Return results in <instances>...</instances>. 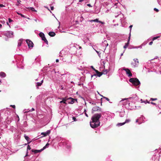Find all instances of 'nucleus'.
<instances>
[{
    "mask_svg": "<svg viewBox=\"0 0 161 161\" xmlns=\"http://www.w3.org/2000/svg\"><path fill=\"white\" fill-rule=\"evenodd\" d=\"M101 114H96L93 116L91 119L92 121L90 122L91 127L95 128L99 126L100 122L99 119L101 117Z\"/></svg>",
    "mask_w": 161,
    "mask_h": 161,
    "instance_id": "1",
    "label": "nucleus"
},
{
    "mask_svg": "<svg viewBox=\"0 0 161 161\" xmlns=\"http://www.w3.org/2000/svg\"><path fill=\"white\" fill-rule=\"evenodd\" d=\"M128 99L132 100V101L133 102H135L138 100V98L136 95H134L132 97H129V98L124 99L123 100V101H125L126 102V103L123 104V105L125 106V107L127 109L131 110L133 109V108L132 107L130 106V103H129L127 100Z\"/></svg>",
    "mask_w": 161,
    "mask_h": 161,
    "instance_id": "2",
    "label": "nucleus"
},
{
    "mask_svg": "<svg viewBox=\"0 0 161 161\" xmlns=\"http://www.w3.org/2000/svg\"><path fill=\"white\" fill-rule=\"evenodd\" d=\"M62 100L60 101V103L63 105V106H65L67 104V102L68 103L72 104L74 103L75 101L77 102V100L76 99H74L72 97H69L67 100H66L65 98H63L62 99Z\"/></svg>",
    "mask_w": 161,
    "mask_h": 161,
    "instance_id": "3",
    "label": "nucleus"
},
{
    "mask_svg": "<svg viewBox=\"0 0 161 161\" xmlns=\"http://www.w3.org/2000/svg\"><path fill=\"white\" fill-rule=\"evenodd\" d=\"M104 117L106 118L107 120H110L114 118V114L108 112H104L102 114Z\"/></svg>",
    "mask_w": 161,
    "mask_h": 161,
    "instance_id": "4",
    "label": "nucleus"
},
{
    "mask_svg": "<svg viewBox=\"0 0 161 161\" xmlns=\"http://www.w3.org/2000/svg\"><path fill=\"white\" fill-rule=\"evenodd\" d=\"M24 43H25V41L22 39H20L19 40L18 42V47L19 50H25L26 49V47L24 46Z\"/></svg>",
    "mask_w": 161,
    "mask_h": 161,
    "instance_id": "5",
    "label": "nucleus"
},
{
    "mask_svg": "<svg viewBox=\"0 0 161 161\" xmlns=\"http://www.w3.org/2000/svg\"><path fill=\"white\" fill-rule=\"evenodd\" d=\"M129 81L134 86H138L140 84V82L137 78H131L129 80Z\"/></svg>",
    "mask_w": 161,
    "mask_h": 161,
    "instance_id": "6",
    "label": "nucleus"
},
{
    "mask_svg": "<svg viewBox=\"0 0 161 161\" xmlns=\"http://www.w3.org/2000/svg\"><path fill=\"white\" fill-rule=\"evenodd\" d=\"M4 35L8 37H13L14 36L13 32L12 31H7Z\"/></svg>",
    "mask_w": 161,
    "mask_h": 161,
    "instance_id": "7",
    "label": "nucleus"
},
{
    "mask_svg": "<svg viewBox=\"0 0 161 161\" xmlns=\"http://www.w3.org/2000/svg\"><path fill=\"white\" fill-rule=\"evenodd\" d=\"M139 62L137 59L135 58L133 59V62H132L131 64L134 67H137L138 64Z\"/></svg>",
    "mask_w": 161,
    "mask_h": 161,
    "instance_id": "8",
    "label": "nucleus"
},
{
    "mask_svg": "<svg viewBox=\"0 0 161 161\" xmlns=\"http://www.w3.org/2000/svg\"><path fill=\"white\" fill-rule=\"evenodd\" d=\"M39 35L41 37L42 40H43L47 44H48V41L45 37L44 33L42 32H41L39 33Z\"/></svg>",
    "mask_w": 161,
    "mask_h": 161,
    "instance_id": "9",
    "label": "nucleus"
},
{
    "mask_svg": "<svg viewBox=\"0 0 161 161\" xmlns=\"http://www.w3.org/2000/svg\"><path fill=\"white\" fill-rule=\"evenodd\" d=\"M26 42L29 48H31L33 47V44L32 41L29 40L27 39L26 40Z\"/></svg>",
    "mask_w": 161,
    "mask_h": 161,
    "instance_id": "10",
    "label": "nucleus"
},
{
    "mask_svg": "<svg viewBox=\"0 0 161 161\" xmlns=\"http://www.w3.org/2000/svg\"><path fill=\"white\" fill-rule=\"evenodd\" d=\"M123 70L125 71L126 74L128 77H130L132 76V74L129 69L126 68H123Z\"/></svg>",
    "mask_w": 161,
    "mask_h": 161,
    "instance_id": "11",
    "label": "nucleus"
},
{
    "mask_svg": "<svg viewBox=\"0 0 161 161\" xmlns=\"http://www.w3.org/2000/svg\"><path fill=\"white\" fill-rule=\"evenodd\" d=\"M120 13L119 14L115 16V17H119L120 18V20L121 23L124 22L123 20L125 19L124 16L123 14L121 13V12H119Z\"/></svg>",
    "mask_w": 161,
    "mask_h": 161,
    "instance_id": "12",
    "label": "nucleus"
},
{
    "mask_svg": "<svg viewBox=\"0 0 161 161\" xmlns=\"http://www.w3.org/2000/svg\"><path fill=\"white\" fill-rule=\"evenodd\" d=\"M94 111H102L101 109L98 107H94L92 108V112L93 113Z\"/></svg>",
    "mask_w": 161,
    "mask_h": 161,
    "instance_id": "13",
    "label": "nucleus"
},
{
    "mask_svg": "<svg viewBox=\"0 0 161 161\" xmlns=\"http://www.w3.org/2000/svg\"><path fill=\"white\" fill-rule=\"evenodd\" d=\"M13 118L11 116H8L7 118L6 119V122L7 124H10Z\"/></svg>",
    "mask_w": 161,
    "mask_h": 161,
    "instance_id": "14",
    "label": "nucleus"
},
{
    "mask_svg": "<svg viewBox=\"0 0 161 161\" xmlns=\"http://www.w3.org/2000/svg\"><path fill=\"white\" fill-rule=\"evenodd\" d=\"M95 72H96L97 73V75L96 74H94V75H91V77L92 78L94 76H97V75L98 76V77H100L101 76V75H102V74L101 73V72H99L98 70H95Z\"/></svg>",
    "mask_w": 161,
    "mask_h": 161,
    "instance_id": "15",
    "label": "nucleus"
},
{
    "mask_svg": "<svg viewBox=\"0 0 161 161\" xmlns=\"http://www.w3.org/2000/svg\"><path fill=\"white\" fill-rule=\"evenodd\" d=\"M90 22H99L100 23H101L102 24H105V23L103 22H102L100 21H99L98 20V19H93V20H90Z\"/></svg>",
    "mask_w": 161,
    "mask_h": 161,
    "instance_id": "16",
    "label": "nucleus"
},
{
    "mask_svg": "<svg viewBox=\"0 0 161 161\" xmlns=\"http://www.w3.org/2000/svg\"><path fill=\"white\" fill-rule=\"evenodd\" d=\"M145 118L144 117H143V116H141L139 118V119L141 121H142V122H139L138 124H140L142 123H143V122H145Z\"/></svg>",
    "mask_w": 161,
    "mask_h": 161,
    "instance_id": "17",
    "label": "nucleus"
},
{
    "mask_svg": "<svg viewBox=\"0 0 161 161\" xmlns=\"http://www.w3.org/2000/svg\"><path fill=\"white\" fill-rule=\"evenodd\" d=\"M44 150V149H41L40 150H31L32 152H33L34 153H40Z\"/></svg>",
    "mask_w": 161,
    "mask_h": 161,
    "instance_id": "18",
    "label": "nucleus"
},
{
    "mask_svg": "<svg viewBox=\"0 0 161 161\" xmlns=\"http://www.w3.org/2000/svg\"><path fill=\"white\" fill-rule=\"evenodd\" d=\"M51 132V130H47L46 132H43L41 133L42 135H43L44 136H46L47 135H48Z\"/></svg>",
    "mask_w": 161,
    "mask_h": 161,
    "instance_id": "19",
    "label": "nucleus"
},
{
    "mask_svg": "<svg viewBox=\"0 0 161 161\" xmlns=\"http://www.w3.org/2000/svg\"><path fill=\"white\" fill-rule=\"evenodd\" d=\"M130 36H131V34L130 33L129 34V37H128L129 39H128V42L127 43H126L125 44V45L124 46V48H127V47L128 46V45L129 44V41H130Z\"/></svg>",
    "mask_w": 161,
    "mask_h": 161,
    "instance_id": "20",
    "label": "nucleus"
},
{
    "mask_svg": "<svg viewBox=\"0 0 161 161\" xmlns=\"http://www.w3.org/2000/svg\"><path fill=\"white\" fill-rule=\"evenodd\" d=\"M24 137L25 140L28 142L27 144H29L31 142V141H30V139L29 138V137L28 136H27L25 134L24 135Z\"/></svg>",
    "mask_w": 161,
    "mask_h": 161,
    "instance_id": "21",
    "label": "nucleus"
},
{
    "mask_svg": "<svg viewBox=\"0 0 161 161\" xmlns=\"http://www.w3.org/2000/svg\"><path fill=\"white\" fill-rule=\"evenodd\" d=\"M7 126L5 125H3V123H0V129L3 130V129H5L7 127Z\"/></svg>",
    "mask_w": 161,
    "mask_h": 161,
    "instance_id": "22",
    "label": "nucleus"
},
{
    "mask_svg": "<svg viewBox=\"0 0 161 161\" xmlns=\"http://www.w3.org/2000/svg\"><path fill=\"white\" fill-rule=\"evenodd\" d=\"M27 110H27H26V109L24 110L23 111L24 113H27V112H31V111H34L35 110V109L33 108H32L31 109L29 110V109H28Z\"/></svg>",
    "mask_w": 161,
    "mask_h": 161,
    "instance_id": "23",
    "label": "nucleus"
},
{
    "mask_svg": "<svg viewBox=\"0 0 161 161\" xmlns=\"http://www.w3.org/2000/svg\"><path fill=\"white\" fill-rule=\"evenodd\" d=\"M48 35L51 36H54L55 35V33L54 32L50 31L49 32Z\"/></svg>",
    "mask_w": 161,
    "mask_h": 161,
    "instance_id": "24",
    "label": "nucleus"
},
{
    "mask_svg": "<svg viewBox=\"0 0 161 161\" xmlns=\"http://www.w3.org/2000/svg\"><path fill=\"white\" fill-rule=\"evenodd\" d=\"M6 76V75L5 73L1 72L0 73V76L2 77H5Z\"/></svg>",
    "mask_w": 161,
    "mask_h": 161,
    "instance_id": "25",
    "label": "nucleus"
},
{
    "mask_svg": "<svg viewBox=\"0 0 161 161\" xmlns=\"http://www.w3.org/2000/svg\"><path fill=\"white\" fill-rule=\"evenodd\" d=\"M43 82V80H42L40 82H38L36 83V86H41Z\"/></svg>",
    "mask_w": 161,
    "mask_h": 161,
    "instance_id": "26",
    "label": "nucleus"
},
{
    "mask_svg": "<svg viewBox=\"0 0 161 161\" xmlns=\"http://www.w3.org/2000/svg\"><path fill=\"white\" fill-rule=\"evenodd\" d=\"M125 114V111L120 112L119 113V116L120 117H123Z\"/></svg>",
    "mask_w": 161,
    "mask_h": 161,
    "instance_id": "27",
    "label": "nucleus"
},
{
    "mask_svg": "<svg viewBox=\"0 0 161 161\" xmlns=\"http://www.w3.org/2000/svg\"><path fill=\"white\" fill-rule=\"evenodd\" d=\"M10 130L12 132H13L14 131H15V130H16V128L14 127L13 126H12L10 129Z\"/></svg>",
    "mask_w": 161,
    "mask_h": 161,
    "instance_id": "28",
    "label": "nucleus"
},
{
    "mask_svg": "<svg viewBox=\"0 0 161 161\" xmlns=\"http://www.w3.org/2000/svg\"><path fill=\"white\" fill-rule=\"evenodd\" d=\"M125 124V123L124 122H123V123H119L117 124V125L118 126H122V125H124Z\"/></svg>",
    "mask_w": 161,
    "mask_h": 161,
    "instance_id": "29",
    "label": "nucleus"
},
{
    "mask_svg": "<svg viewBox=\"0 0 161 161\" xmlns=\"http://www.w3.org/2000/svg\"><path fill=\"white\" fill-rule=\"evenodd\" d=\"M17 14L19 15H20L22 17H25V16L23 14H21V13H19V12H17Z\"/></svg>",
    "mask_w": 161,
    "mask_h": 161,
    "instance_id": "30",
    "label": "nucleus"
},
{
    "mask_svg": "<svg viewBox=\"0 0 161 161\" xmlns=\"http://www.w3.org/2000/svg\"><path fill=\"white\" fill-rule=\"evenodd\" d=\"M49 145V144L48 143H47L46 145L44 146L42 149H44V150Z\"/></svg>",
    "mask_w": 161,
    "mask_h": 161,
    "instance_id": "31",
    "label": "nucleus"
},
{
    "mask_svg": "<svg viewBox=\"0 0 161 161\" xmlns=\"http://www.w3.org/2000/svg\"><path fill=\"white\" fill-rule=\"evenodd\" d=\"M130 121V120L129 119H126L125 120V122H124L125 123H125H128Z\"/></svg>",
    "mask_w": 161,
    "mask_h": 161,
    "instance_id": "32",
    "label": "nucleus"
},
{
    "mask_svg": "<svg viewBox=\"0 0 161 161\" xmlns=\"http://www.w3.org/2000/svg\"><path fill=\"white\" fill-rule=\"evenodd\" d=\"M159 37V36H156V37H154L153 38V41H154L156 39H157Z\"/></svg>",
    "mask_w": 161,
    "mask_h": 161,
    "instance_id": "33",
    "label": "nucleus"
},
{
    "mask_svg": "<svg viewBox=\"0 0 161 161\" xmlns=\"http://www.w3.org/2000/svg\"><path fill=\"white\" fill-rule=\"evenodd\" d=\"M31 149V147H30V146L29 145H28V146H27V151H28V150H30Z\"/></svg>",
    "mask_w": 161,
    "mask_h": 161,
    "instance_id": "34",
    "label": "nucleus"
},
{
    "mask_svg": "<svg viewBox=\"0 0 161 161\" xmlns=\"http://www.w3.org/2000/svg\"><path fill=\"white\" fill-rule=\"evenodd\" d=\"M31 8V10L32 11H36V10H35V9L33 8V7H31L30 8Z\"/></svg>",
    "mask_w": 161,
    "mask_h": 161,
    "instance_id": "35",
    "label": "nucleus"
},
{
    "mask_svg": "<svg viewBox=\"0 0 161 161\" xmlns=\"http://www.w3.org/2000/svg\"><path fill=\"white\" fill-rule=\"evenodd\" d=\"M132 26H133L132 25H130L129 26V28H130V34H131V28L132 27Z\"/></svg>",
    "mask_w": 161,
    "mask_h": 161,
    "instance_id": "36",
    "label": "nucleus"
},
{
    "mask_svg": "<svg viewBox=\"0 0 161 161\" xmlns=\"http://www.w3.org/2000/svg\"><path fill=\"white\" fill-rule=\"evenodd\" d=\"M158 3L161 6V0H157Z\"/></svg>",
    "mask_w": 161,
    "mask_h": 161,
    "instance_id": "37",
    "label": "nucleus"
},
{
    "mask_svg": "<svg viewBox=\"0 0 161 161\" xmlns=\"http://www.w3.org/2000/svg\"><path fill=\"white\" fill-rule=\"evenodd\" d=\"M124 99H123V100H122L121 101H120V102H122V104L123 105V104L124 103H126V102H125V101H123V100Z\"/></svg>",
    "mask_w": 161,
    "mask_h": 161,
    "instance_id": "38",
    "label": "nucleus"
},
{
    "mask_svg": "<svg viewBox=\"0 0 161 161\" xmlns=\"http://www.w3.org/2000/svg\"><path fill=\"white\" fill-rule=\"evenodd\" d=\"M17 67L20 68H21V69H23L24 67L23 66H19V64H17Z\"/></svg>",
    "mask_w": 161,
    "mask_h": 161,
    "instance_id": "39",
    "label": "nucleus"
},
{
    "mask_svg": "<svg viewBox=\"0 0 161 161\" xmlns=\"http://www.w3.org/2000/svg\"><path fill=\"white\" fill-rule=\"evenodd\" d=\"M103 98H105L107 101H109V98L108 97H103Z\"/></svg>",
    "mask_w": 161,
    "mask_h": 161,
    "instance_id": "40",
    "label": "nucleus"
},
{
    "mask_svg": "<svg viewBox=\"0 0 161 161\" xmlns=\"http://www.w3.org/2000/svg\"><path fill=\"white\" fill-rule=\"evenodd\" d=\"M150 100L152 101H153L157 100V99L156 98H151L150 99Z\"/></svg>",
    "mask_w": 161,
    "mask_h": 161,
    "instance_id": "41",
    "label": "nucleus"
},
{
    "mask_svg": "<svg viewBox=\"0 0 161 161\" xmlns=\"http://www.w3.org/2000/svg\"><path fill=\"white\" fill-rule=\"evenodd\" d=\"M95 50V51H96V52H97V54H98V56H100V54L101 53H99V52L98 51H97Z\"/></svg>",
    "mask_w": 161,
    "mask_h": 161,
    "instance_id": "42",
    "label": "nucleus"
},
{
    "mask_svg": "<svg viewBox=\"0 0 161 161\" xmlns=\"http://www.w3.org/2000/svg\"><path fill=\"white\" fill-rule=\"evenodd\" d=\"M154 11H156L157 12H158L159 11V10L158 9L156 8H154Z\"/></svg>",
    "mask_w": 161,
    "mask_h": 161,
    "instance_id": "43",
    "label": "nucleus"
},
{
    "mask_svg": "<svg viewBox=\"0 0 161 161\" xmlns=\"http://www.w3.org/2000/svg\"><path fill=\"white\" fill-rule=\"evenodd\" d=\"M72 119L74 120V121H77L76 119L74 117H72Z\"/></svg>",
    "mask_w": 161,
    "mask_h": 161,
    "instance_id": "44",
    "label": "nucleus"
},
{
    "mask_svg": "<svg viewBox=\"0 0 161 161\" xmlns=\"http://www.w3.org/2000/svg\"><path fill=\"white\" fill-rule=\"evenodd\" d=\"M5 7V6L2 4H0V7Z\"/></svg>",
    "mask_w": 161,
    "mask_h": 161,
    "instance_id": "45",
    "label": "nucleus"
},
{
    "mask_svg": "<svg viewBox=\"0 0 161 161\" xmlns=\"http://www.w3.org/2000/svg\"><path fill=\"white\" fill-rule=\"evenodd\" d=\"M64 50H62V51H61L60 53V54H62V53H64Z\"/></svg>",
    "mask_w": 161,
    "mask_h": 161,
    "instance_id": "46",
    "label": "nucleus"
},
{
    "mask_svg": "<svg viewBox=\"0 0 161 161\" xmlns=\"http://www.w3.org/2000/svg\"><path fill=\"white\" fill-rule=\"evenodd\" d=\"M139 121V122H140L141 121H140L139 120V119H136V123H137V122H138Z\"/></svg>",
    "mask_w": 161,
    "mask_h": 161,
    "instance_id": "47",
    "label": "nucleus"
},
{
    "mask_svg": "<svg viewBox=\"0 0 161 161\" xmlns=\"http://www.w3.org/2000/svg\"><path fill=\"white\" fill-rule=\"evenodd\" d=\"M8 21H9V23H11V22L13 21V20L10 18L8 19Z\"/></svg>",
    "mask_w": 161,
    "mask_h": 161,
    "instance_id": "48",
    "label": "nucleus"
},
{
    "mask_svg": "<svg viewBox=\"0 0 161 161\" xmlns=\"http://www.w3.org/2000/svg\"><path fill=\"white\" fill-rule=\"evenodd\" d=\"M144 45L143 44H142L141 46H138L139 48H142V47L144 46Z\"/></svg>",
    "mask_w": 161,
    "mask_h": 161,
    "instance_id": "49",
    "label": "nucleus"
},
{
    "mask_svg": "<svg viewBox=\"0 0 161 161\" xmlns=\"http://www.w3.org/2000/svg\"><path fill=\"white\" fill-rule=\"evenodd\" d=\"M86 109H85V110H84V112H85V115L87 117H88V115H87V114L86 113Z\"/></svg>",
    "mask_w": 161,
    "mask_h": 161,
    "instance_id": "50",
    "label": "nucleus"
},
{
    "mask_svg": "<svg viewBox=\"0 0 161 161\" xmlns=\"http://www.w3.org/2000/svg\"><path fill=\"white\" fill-rule=\"evenodd\" d=\"M153 43V42L152 41V42H150L149 43V45H152V44Z\"/></svg>",
    "mask_w": 161,
    "mask_h": 161,
    "instance_id": "51",
    "label": "nucleus"
},
{
    "mask_svg": "<svg viewBox=\"0 0 161 161\" xmlns=\"http://www.w3.org/2000/svg\"><path fill=\"white\" fill-rule=\"evenodd\" d=\"M91 68L93 69L95 71V70H96V69H95L93 67V66H91Z\"/></svg>",
    "mask_w": 161,
    "mask_h": 161,
    "instance_id": "52",
    "label": "nucleus"
},
{
    "mask_svg": "<svg viewBox=\"0 0 161 161\" xmlns=\"http://www.w3.org/2000/svg\"><path fill=\"white\" fill-rule=\"evenodd\" d=\"M54 8L53 6H51V9L52 10H53Z\"/></svg>",
    "mask_w": 161,
    "mask_h": 161,
    "instance_id": "53",
    "label": "nucleus"
},
{
    "mask_svg": "<svg viewBox=\"0 0 161 161\" xmlns=\"http://www.w3.org/2000/svg\"><path fill=\"white\" fill-rule=\"evenodd\" d=\"M156 68H157V69H155V72H156L157 73H158V71L157 70L158 69V67H156Z\"/></svg>",
    "mask_w": 161,
    "mask_h": 161,
    "instance_id": "54",
    "label": "nucleus"
},
{
    "mask_svg": "<svg viewBox=\"0 0 161 161\" xmlns=\"http://www.w3.org/2000/svg\"><path fill=\"white\" fill-rule=\"evenodd\" d=\"M11 106L14 108H15V106L14 105H11Z\"/></svg>",
    "mask_w": 161,
    "mask_h": 161,
    "instance_id": "55",
    "label": "nucleus"
},
{
    "mask_svg": "<svg viewBox=\"0 0 161 161\" xmlns=\"http://www.w3.org/2000/svg\"><path fill=\"white\" fill-rule=\"evenodd\" d=\"M87 6H88L89 7H92V6L90 4H87Z\"/></svg>",
    "mask_w": 161,
    "mask_h": 161,
    "instance_id": "56",
    "label": "nucleus"
},
{
    "mask_svg": "<svg viewBox=\"0 0 161 161\" xmlns=\"http://www.w3.org/2000/svg\"><path fill=\"white\" fill-rule=\"evenodd\" d=\"M17 2L18 3H19L20 2H21V1L19 0H17Z\"/></svg>",
    "mask_w": 161,
    "mask_h": 161,
    "instance_id": "57",
    "label": "nucleus"
},
{
    "mask_svg": "<svg viewBox=\"0 0 161 161\" xmlns=\"http://www.w3.org/2000/svg\"><path fill=\"white\" fill-rule=\"evenodd\" d=\"M56 62H57H57H58V61H59V60H58V59H56Z\"/></svg>",
    "mask_w": 161,
    "mask_h": 161,
    "instance_id": "58",
    "label": "nucleus"
},
{
    "mask_svg": "<svg viewBox=\"0 0 161 161\" xmlns=\"http://www.w3.org/2000/svg\"><path fill=\"white\" fill-rule=\"evenodd\" d=\"M151 103H152V104H154V105H156V104L155 103H153V102H151Z\"/></svg>",
    "mask_w": 161,
    "mask_h": 161,
    "instance_id": "59",
    "label": "nucleus"
},
{
    "mask_svg": "<svg viewBox=\"0 0 161 161\" xmlns=\"http://www.w3.org/2000/svg\"><path fill=\"white\" fill-rule=\"evenodd\" d=\"M67 147L68 148H69L70 147V146H69L68 145H67Z\"/></svg>",
    "mask_w": 161,
    "mask_h": 161,
    "instance_id": "60",
    "label": "nucleus"
},
{
    "mask_svg": "<svg viewBox=\"0 0 161 161\" xmlns=\"http://www.w3.org/2000/svg\"><path fill=\"white\" fill-rule=\"evenodd\" d=\"M83 1H84L83 0H80L79 1V2H82Z\"/></svg>",
    "mask_w": 161,
    "mask_h": 161,
    "instance_id": "61",
    "label": "nucleus"
},
{
    "mask_svg": "<svg viewBox=\"0 0 161 161\" xmlns=\"http://www.w3.org/2000/svg\"><path fill=\"white\" fill-rule=\"evenodd\" d=\"M7 24L8 25H9V27H10V25H9V23H8V22H7Z\"/></svg>",
    "mask_w": 161,
    "mask_h": 161,
    "instance_id": "62",
    "label": "nucleus"
},
{
    "mask_svg": "<svg viewBox=\"0 0 161 161\" xmlns=\"http://www.w3.org/2000/svg\"><path fill=\"white\" fill-rule=\"evenodd\" d=\"M158 70L160 73L161 74V70H160V69H158Z\"/></svg>",
    "mask_w": 161,
    "mask_h": 161,
    "instance_id": "63",
    "label": "nucleus"
},
{
    "mask_svg": "<svg viewBox=\"0 0 161 161\" xmlns=\"http://www.w3.org/2000/svg\"><path fill=\"white\" fill-rule=\"evenodd\" d=\"M134 48H139L138 46V47H134Z\"/></svg>",
    "mask_w": 161,
    "mask_h": 161,
    "instance_id": "64",
    "label": "nucleus"
}]
</instances>
